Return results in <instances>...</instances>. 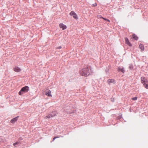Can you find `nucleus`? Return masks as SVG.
Wrapping results in <instances>:
<instances>
[{
	"label": "nucleus",
	"instance_id": "obj_1",
	"mask_svg": "<svg viewBox=\"0 0 148 148\" xmlns=\"http://www.w3.org/2000/svg\"><path fill=\"white\" fill-rule=\"evenodd\" d=\"M90 70L88 67L83 69L80 71V73L82 75L86 77L90 75Z\"/></svg>",
	"mask_w": 148,
	"mask_h": 148
},
{
	"label": "nucleus",
	"instance_id": "obj_2",
	"mask_svg": "<svg viewBox=\"0 0 148 148\" xmlns=\"http://www.w3.org/2000/svg\"><path fill=\"white\" fill-rule=\"evenodd\" d=\"M29 90V87L28 86H26L23 87L19 92V94L21 95L24 93L27 92Z\"/></svg>",
	"mask_w": 148,
	"mask_h": 148
},
{
	"label": "nucleus",
	"instance_id": "obj_3",
	"mask_svg": "<svg viewBox=\"0 0 148 148\" xmlns=\"http://www.w3.org/2000/svg\"><path fill=\"white\" fill-rule=\"evenodd\" d=\"M141 82L143 85L145 84V83H148V81L147 80L146 78L143 77H142L141 78Z\"/></svg>",
	"mask_w": 148,
	"mask_h": 148
},
{
	"label": "nucleus",
	"instance_id": "obj_4",
	"mask_svg": "<svg viewBox=\"0 0 148 148\" xmlns=\"http://www.w3.org/2000/svg\"><path fill=\"white\" fill-rule=\"evenodd\" d=\"M70 14L71 15L73 16L74 18L75 19H77V18L76 14L74 12H71Z\"/></svg>",
	"mask_w": 148,
	"mask_h": 148
},
{
	"label": "nucleus",
	"instance_id": "obj_5",
	"mask_svg": "<svg viewBox=\"0 0 148 148\" xmlns=\"http://www.w3.org/2000/svg\"><path fill=\"white\" fill-rule=\"evenodd\" d=\"M59 26L61 28H62L63 30L65 29L66 28V26L62 23L60 24Z\"/></svg>",
	"mask_w": 148,
	"mask_h": 148
},
{
	"label": "nucleus",
	"instance_id": "obj_6",
	"mask_svg": "<svg viewBox=\"0 0 148 148\" xmlns=\"http://www.w3.org/2000/svg\"><path fill=\"white\" fill-rule=\"evenodd\" d=\"M14 70L16 72H19L21 71V69L18 67H15L14 68Z\"/></svg>",
	"mask_w": 148,
	"mask_h": 148
},
{
	"label": "nucleus",
	"instance_id": "obj_7",
	"mask_svg": "<svg viewBox=\"0 0 148 148\" xmlns=\"http://www.w3.org/2000/svg\"><path fill=\"white\" fill-rule=\"evenodd\" d=\"M51 91H50V90H49L46 92L45 94L46 95H47L49 97H51L52 96L51 95Z\"/></svg>",
	"mask_w": 148,
	"mask_h": 148
},
{
	"label": "nucleus",
	"instance_id": "obj_8",
	"mask_svg": "<svg viewBox=\"0 0 148 148\" xmlns=\"http://www.w3.org/2000/svg\"><path fill=\"white\" fill-rule=\"evenodd\" d=\"M108 84H110L112 83H114L115 81L113 79H109L108 81Z\"/></svg>",
	"mask_w": 148,
	"mask_h": 148
},
{
	"label": "nucleus",
	"instance_id": "obj_9",
	"mask_svg": "<svg viewBox=\"0 0 148 148\" xmlns=\"http://www.w3.org/2000/svg\"><path fill=\"white\" fill-rule=\"evenodd\" d=\"M126 43L129 45L130 46H132V44L129 42V40L127 38H125Z\"/></svg>",
	"mask_w": 148,
	"mask_h": 148
},
{
	"label": "nucleus",
	"instance_id": "obj_10",
	"mask_svg": "<svg viewBox=\"0 0 148 148\" xmlns=\"http://www.w3.org/2000/svg\"><path fill=\"white\" fill-rule=\"evenodd\" d=\"M17 119H18V117H16L13 119H12L11 120V123H14L15 122H16V121H17Z\"/></svg>",
	"mask_w": 148,
	"mask_h": 148
},
{
	"label": "nucleus",
	"instance_id": "obj_11",
	"mask_svg": "<svg viewBox=\"0 0 148 148\" xmlns=\"http://www.w3.org/2000/svg\"><path fill=\"white\" fill-rule=\"evenodd\" d=\"M118 70L119 71H121L123 73H124L125 72V70H124V69L123 68H121L120 67H119L118 68Z\"/></svg>",
	"mask_w": 148,
	"mask_h": 148
},
{
	"label": "nucleus",
	"instance_id": "obj_12",
	"mask_svg": "<svg viewBox=\"0 0 148 148\" xmlns=\"http://www.w3.org/2000/svg\"><path fill=\"white\" fill-rule=\"evenodd\" d=\"M139 47L142 51H143L144 50V47L143 45L140 44L139 45Z\"/></svg>",
	"mask_w": 148,
	"mask_h": 148
},
{
	"label": "nucleus",
	"instance_id": "obj_13",
	"mask_svg": "<svg viewBox=\"0 0 148 148\" xmlns=\"http://www.w3.org/2000/svg\"><path fill=\"white\" fill-rule=\"evenodd\" d=\"M56 112L55 111L53 112L52 113L50 114L51 117H53L55 116L56 115Z\"/></svg>",
	"mask_w": 148,
	"mask_h": 148
},
{
	"label": "nucleus",
	"instance_id": "obj_14",
	"mask_svg": "<svg viewBox=\"0 0 148 148\" xmlns=\"http://www.w3.org/2000/svg\"><path fill=\"white\" fill-rule=\"evenodd\" d=\"M132 38L135 40H137L138 39V37L134 34L133 35Z\"/></svg>",
	"mask_w": 148,
	"mask_h": 148
},
{
	"label": "nucleus",
	"instance_id": "obj_15",
	"mask_svg": "<svg viewBox=\"0 0 148 148\" xmlns=\"http://www.w3.org/2000/svg\"><path fill=\"white\" fill-rule=\"evenodd\" d=\"M51 117V115L50 114H49V115L46 116L45 117V119H47V118H50Z\"/></svg>",
	"mask_w": 148,
	"mask_h": 148
},
{
	"label": "nucleus",
	"instance_id": "obj_16",
	"mask_svg": "<svg viewBox=\"0 0 148 148\" xmlns=\"http://www.w3.org/2000/svg\"><path fill=\"white\" fill-rule=\"evenodd\" d=\"M144 85H145V87L146 88L148 89V85L147 84L145 83V84Z\"/></svg>",
	"mask_w": 148,
	"mask_h": 148
},
{
	"label": "nucleus",
	"instance_id": "obj_17",
	"mask_svg": "<svg viewBox=\"0 0 148 148\" xmlns=\"http://www.w3.org/2000/svg\"><path fill=\"white\" fill-rule=\"evenodd\" d=\"M97 18H103V17H102L100 15H99L97 16Z\"/></svg>",
	"mask_w": 148,
	"mask_h": 148
},
{
	"label": "nucleus",
	"instance_id": "obj_18",
	"mask_svg": "<svg viewBox=\"0 0 148 148\" xmlns=\"http://www.w3.org/2000/svg\"><path fill=\"white\" fill-rule=\"evenodd\" d=\"M137 99V97H134L133 98H132V99L133 100H136Z\"/></svg>",
	"mask_w": 148,
	"mask_h": 148
},
{
	"label": "nucleus",
	"instance_id": "obj_19",
	"mask_svg": "<svg viewBox=\"0 0 148 148\" xmlns=\"http://www.w3.org/2000/svg\"><path fill=\"white\" fill-rule=\"evenodd\" d=\"M129 68L130 69H132L133 68V66L132 65H130V66H129Z\"/></svg>",
	"mask_w": 148,
	"mask_h": 148
},
{
	"label": "nucleus",
	"instance_id": "obj_20",
	"mask_svg": "<svg viewBox=\"0 0 148 148\" xmlns=\"http://www.w3.org/2000/svg\"><path fill=\"white\" fill-rule=\"evenodd\" d=\"M18 142H17L13 144V145L14 146H15V145H16L18 144Z\"/></svg>",
	"mask_w": 148,
	"mask_h": 148
},
{
	"label": "nucleus",
	"instance_id": "obj_21",
	"mask_svg": "<svg viewBox=\"0 0 148 148\" xmlns=\"http://www.w3.org/2000/svg\"><path fill=\"white\" fill-rule=\"evenodd\" d=\"M103 18V19H104L105 20H106V21H107L108 22H110V21L108 19H106L104 18Z\"/></svg>",
	"mask_w": 148,
	"mask_h": 148
},
{
	"label": "nucleus",
	"instance_id": "obj_22",
	"mask_svg": "<svg viewBox=\"0 0 148 148\" xmlns=\"http://www.w3.org/2000/svg\"><path fill=\"white\" fill-rule=\"evenodd\" d=\"M93 6H95L97 5V4L96 3L92 5Z\"/></svg>",
	"mask_w": 148,
	"mask_h": 148
},
{
	"label": "nucleus",
	"instance_id": "obj_23",
	"mask_svg": "<svg viewBox=\"0 0 148 148\" xmlns=\"http://www.w3.org/2000/svg\"><path fill=\"white\" fill-rule=\"evenodd\" d=\"M58 138V137H55L53 139V140H54L56 138Z\"/></svg>",
	"mask_w": 148,
	"mask_h": 148
},
{
	"label": "nucleus",
	"instance_id": "obj_24",
	"mask_svg": "<svg viewBox=\"0 0 148 148\" xmlns=\"http://www.w3.org/2000/svg\"><path fill=\"white\" fill-rule=\"evenodd\" d=\"M57 48L59 49H60L61 48V47L60 46L59 47H58Z\"/></svg>",
	"mask_w": 148,
	"mask_h": 148
}]
</instances>
